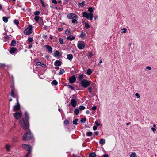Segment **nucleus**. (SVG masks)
<instances>
[{
	"mask_svg": "<svg viewBox=\"0 0 157 157\" xmlns=\"http://www.w3.org/2000/svg\"><path fill=\"white\" fill-rule=\"evenodd\" d=\"M25 116L26 117V119L23 118H21L20 120L19 123L21 127L25 130L29 129V124L28 120L29 117L28 113L27 111L25 112Z\"/></svg>",
	"mask_w": 157,
	"mask_h": 157,
	"instance_id": "1",
	"label": "nucleus"
},
{
	"mask_svg": "<svg viewBox=\"0 0 157 157\" xmlns=\"http://www.w3.org/2000/svg\"><path fill=\"white\" fill-rule=\"evenodd\" d=\"M33 136L30 131H28L25 133L23 136L22 139L24 141H27L29 140L32 138Z\"/></svg>",
	"mask_w": 157,
	"mask_h": 157,
	"instance_id": "2",
	"label": "nucleus"
},
{
	"mask_svg": "<svg viewBox=\"0 0 157 157\" xmlns=\"http://www.w3.org/2000/svg\"><path fill=\"white\" fill-rule=\"evenodd\" d=\"M90 81L84 79L81 81L80 84L83 87L86 88L90 84Z\"/></svg>",
	"mask_w": 157,
	"mask_h": 157,
	"instance_id": "3",
	"label": "nucleus"
},
{
	"mask_svg": "<svg viewBox=\"0 0 157 157\" xmlns=\"http://www.w3.org/2000/svg\"><path fill=\"white\" fill-rule=\"evenodd\" d=\"M83 16L86 17L88 19L91 20L93 19V14L92 13H88L87 12H84L83 13Z\"/></svg>",
	"mask_w": 157,
	"mask_h": 157,
	"instance_id": "4",
	"label": "nucleus"
},
{
	"mask_svg": "<svg viewBox=\"0 0 157 157\" xmlns=\"http://www.w3.org/2000/svg\"><path fill=\"white\" fill-rule=\"evenodd\" d=\"M32 26L31 25L27 28V29L24 31V34L26 35H29L32 33Z\"/></svg>",
	"mask_w": 157,
	"mask_h": 157,
	"instance_id": "5",
	"label": "nucleus"
},
{
	"mask_svg": "<svg viewBox=\"0 0 157 157\" xmlns=\"http://www.w3.org/2000/svg\"><path fill=\"white\" fill-rule=\"evenodd\" d=\"M67 17L69 19H78V17L76 15L72 13L68 14L67 15Z\"/></svg>",
	"mask_w": 157,
	"mask_h": 157,
	"instance_id": "6",
	"label": "nucleus"
},
{
	"mask_svg": "<svg viewBox=\"0 0 157 157\" xmlns=\"http://www.w3.org/2000/svg\"><path fill=\"white\" fill-rule=\"evenodd\" d=\"M21 113L19 112H16L13 114L14 117L17 119L20 118L21 117Z\"/></svg>",
	"mask_w": 157,
	"mask_h": 157,
	"instance_id": "7",
	"label": "nucleus"
},
{
	"mask_svg": "<svg viewBox=\"0 0 157 157\" xmlns=\"http://www.w3.org/2000/svg\"><path fill=\"white\" fill-rule=\"evenodd\" d=\"M76 78L75 75L71 76L69 78V81L70 83L72 84L75 82Z\"/></svg>",
	"mask_w": 157,
	"mask_h": 157,
	"instance_id": "8",
	"label": "nucleus"
},
{
	"mask_svg": "<svg viewBox=\"0 0 157 157\" xmlns=\"http://www.w3.org/2000/svg\"><path fill=\"white\" fill-rule=\"evenodd\" d=\"M17 104L15 105L14 107V111H18L20 109V105L18 102V99H17Z\"/></svg>",
	"mask_w": 157,
	"mask_h": 157,
	"instance_id": "9",
	"label": "nucleus"
},
{
	"mask_svg": "<svg viewBox=\"0 0 157 157\" xmlns=\"http://www.w3.org/2000/svg\"><path fill=\"white\" fill-rule=\"evenodd\" d=\"M71 103L73 107H75L77 105V102L75 99H73L71 100Z\"/></svg>",
	"mask_w": 157,
	"mask_h": 157,
	"instance_id": "10",
	"label": "nucleus"
},
{
	"mask_svg": "<svg viewBox=\"0 0 157 157\" xmlns=\"http://www.w3.org/2000/svg\"><path fill=\"white\" fill-rule=\"evenodd\" d=\"M45 48L47 49L49 53H51L52 52V48L51 46L46 45H45Z\"/></svg>",
	"mask_w": 157,
	"mask_h": 157,
	"instance_id": "11",
	"label": "nucleus"
},
{
	"mask_svg": "<svg viewBox=\"0 0 157 157\" xmlns=\"http://www.w3.org/2000/svg\"><path fill=\"white\" fill-rule=\"evenodd\" d=\"M85 45L83 44L79 43L78 44V48L80 49H82L85 47Z\"/></svg>",
	"mask_w": 157,
	"mask_h": 157,
	"instance_id": "12",
	"label": "nucleus"
},
{
	"mask_svg": "<svg viewBox=\"0 0 157 157\" xmlns=\"http://www.w3.org/2000/svg\"><path fill=\"white\" fill-rule=\"evenodd\" d=\"M10 87L11 88V95L12 97H14L15 88L12 85Z\"/></svg>",
	"mask_w": 157,
	"mask_h": 157,
	"instance_id": "13",
	"label": "nucleus"
},
{
	"mask_svg": "<svg viewBox=\"0 0 157 157\" xmlns=\"http://www.w3.org/2000/svg\"><path fill=\"white\" fill-rule=\"evenodd\" d=\"M62 64V62L59 60H56L54 62V65L56 66H60Z\"/></svg>",
	"mask_w": 157,
	"mask_h": 157,
	"instance_id": "14",
	"label": "nucleus"
},
{
	"mask_svg": "<svg viewBox=\"0 0 157 157\" xmlns=\"http://www.w3.org/2000/svg\"><path fill=\"white\" fill-rule=\"evenodd\" d=\"M17 49L14 47H12L9 51V52L11 54H14L15 53L16 51H17Z\"/></svg>",
	"mask_w": 157,
	"mask_h": 157,
	"instance_id": "15",
	"label": "nucleus"
},
{
	"mask_svg": "<svg viewBox=\"0 0 157 157\" xmlns=\"http://www.w3.org/2000/svg\"><path fill=\"white\" fill-rule=\"evenodd\" d=\"M67 59L70 60V61H71L73 57V56L72 54H68L67 55Z\"/></svg>",
	"mask_w": 157,
	"mask_h": 157,
	"instance_id": "16",
	"label": "nucleus"
},
{
	"mask_svg": "<svg viewBox=\"0 0 157 157\" xmlns=\"http://www.w3.org/2000/svg\"><path fill=\"white\" fill-rule=\"evenodd\" d=\"M105 143V140L103 138L101 139L99 141V143L101 144H104Z\"/></svg>",
	"mask_w": 157,
	"mask_h": 157,
	"instance_id": "17",
	"label": "nucleus"
},
{
	"mask_svg": "<svg viewBox=\"0 0 157 157\" xmlns=\"http://www.w3.org/2000/svg\"><path fill=\"white\" fill-rule=\"evenodd\" d=\"M16 44V41L14 40H13L10 44V45L12 46H14Z\"/></svg>",
	"mask_w": 157,
	"mask_h": 157,
	"instance_id": "18",
	"label": "nucleus"
},
{
	"mask_svg": "<svg viewBox=\"0 0 157 157\" xmlns=\"http://www.w3.org/2000/svg\"><path fill=\"white\" fill-rule=\"evenodd\" d=\"M59 52L58 51L56 50L54 53V56L56 57H57L59 55Z\"/></svg>",
	"mask_w": 157,
	"mask_h": 157,
	"instance_id": "19",
	"label": "nucleus"
},
{
	"mask_svg": "<svg viewBox=\"0 0 157 157\" xmlns=\"http://www.w3.org/2000/svg\"><path fill=\"white\" fill-rule=\"evenodd\" d=\"M31 150H32L31 147L30 146H29L27 148V150L28 151V153H29L30 154V153H31Z\"/></svg>",
	"mask_w": 157,
	"mask_h": 157,
	"instance_id": "20",
	"label": "nucleus"
},
{
	"mask_svg": "<svg viewBox=\"0 0 157 157\" xmlns=\"http://www.w3.org/2000/svg\"><path fill=\"white\" fill-rule=\"evenodd\" d=\"M2 19L4 22L7 23L8 21V18L6 17H3Z\"/></svg>",
	"mask_w": 157,
	"mask_h": 157,
	"instance_id": "21",
	"label": "nucleus"
},
{
	"mask_svg": "<svg viewBox=\"0 0 157 157\" xmlns=\"http://www.w3.org/2000/svg\"><path fill=\"white\" fill-rule=\"evenodd\" d=\"M78 121V119L76 118L72 122L73 124L74 125H77L78 124L77 122Z\"/></svg>",
	"mask_w": 157,
	"mask_h": 157,
	"instance_id": "22",
	"label": "nucleus"
},
{
	"mask_svg": "<svg viewBox=\"0 0 157 157\" xmlns=\"http://www.w3.org/2000/svg\"><path fill=\"white\" fill-rule=\"evenodd\" d=\"M75 39V37L73 36L71 37V36H69L67 38V40H69L70 41H72L73 40Z\"/></svg>",
	"mask_w": 157,
	"mask_h": 157,
	"instance_id": "23",
	"label": "nucleus"
},
{
	"mask_svg": "<svg viewBox=\"0 0 157 157\" xmlns=\"http://www.w3.org/2000/svg\"><path fill=\"white\" fill-rule=\"evenodd\" d=\"M96 156V154L94 152L90 153L89 155V157H95Z\"/></svg>",
	"mask_w": 157,
	"mask_h": 157,
	"instance_id": "24",
	"label": "nucleus"
},
{
	"mask_svg": "<svg viewBox=\"0 0 157 157\" xmlns=\"http://www.w3.org/2000/svg\"><path fill=\"white\" fill-rule=\"evenodd\" d=\"M40 25H42L44 24L43 21V19H40L39 21H38V22Z\"/></svg>",
	"mask_w": 157,
	"mask_h": 157,
	"instance_id": "25",
	"label": "nucleus"
},
{
	"mask_svg": "<svg viewBox=\"0 0 157 157\" xmlns=\"http://www.w3.org/2000/svg\"><path fill=\"white\" fill-rule=\"evenodd\" d=\"M86 33H84L83 32H82L79 36L82 38H83V37H84L86 36Z\"/></svg>",
	"mask_w": 157,
	"mask_h": 157,
	"instance_id": "26",
	"label": "nucleus"
},
{
	"mask_svg": "<svg viewBox=\"0 0 157 157\" xmlns=\"http://www.w3.org/2000/svg\"><path fill=\"white\" fill-rule=\"evenodd\" d=\"M92 73V71L91 69H88L87 71V74L88 75H90Z\"/></svg>",
	"mask_w": 157,
	"mask_h": 157,
	"instance_id": "27",
	"label": "nucleus"
},
{
	"mask_svg": "<svg viewBox=\"0 0 157 157\" xmlns=\"http://www.w3.org/2000/svg\"><path fill=\"white\" fill-rule=\"evenodd\" d=\"M84 75L83 74H82L80 75L78 78V80L81 81L82 79L84 78Z\"/></svg>",
	"mask_w": 157,
	"mask_h": 157,
	"instance_id": "28",
	"label": "nucleus"
},
{
	"mask_svg": "<svg viewBox=\"0 0 157 157\" xmlns=\"http://www.w3.org/2000/svg\"><path fill=\"white\" fill-rule=\"evenodd\" d=\"M34 19L37 22H38V21H39L40 19H39V16H36L35 17Z\"/></svg>",
	"mask_w": 157,
	"mask_h": 157,
	"instance_id": "29",
	"label": "nucleus"
},
{
	"mask_svg": "<svg viewBox=\"0 0 157 157\" xmlns=\"http://www.w3.org/2000/svg\"><path fill=\"white\" fill-rule=\"evenodd\" d=\"M5 148L8 151H10V145L8 144L6 145L5 146Z\"/></svg>",
	"mask_w": 157,
	"mask_h": 157,
	"instance_id": "30",
	"label": "nucleus"
},
{
	"mask_svg": "<svg viewBox=\"0 0 157 157\" xmlns=\"http://www.w3.org/2000/svg\"><path fill=\"white\" fill-rule=\"evenodd\" d=\"M79 112V110L77 109H75L74 111V113L76 115H78Z\"/></svg>",
	"mask_w": 157,
	"mask_h": 157,
	"instance_id": "31",
	"label": "nucleus"
},
{
	"mask_svg": "<svg viewBox=\"0 0 157 157\" xmlns=\"http://www.w3.org/2000/svg\"><path fill=\"white\" fill-rule=\"evenodd\" d=\"M86 120V118H82L81 119L80 122L81 123H85Z\"/></svg>",
	"mask_w": 157,
	"mask_h": 157,
	"instance_id": "32",
	"label": "nucleus"
},
{
	"mask_svg": "<svg viewBox=\"0 0 157 157\" xmlns=\"http://www.w3.org/2000/svg\"><path fill=\"white\" fill-rule=\"evenodd\" d=\"M85 109V107L83 106L80 105L79 107V110H82Z\"/></svg>",
	"mask_w": 157,
	"mask_h": 157,
	"instance_id": "33",
	"label": "nucleus"
},
{
	"mask_svg": "<svg viewBox=\"0 0 157 157\" xmlns=\"http://www.w3.org/2000/svg\"><path fill=\"white\" fill-rule=\"evenodd\" d=\"M65 34L66 35H71V32L70 30H67L65 31Z\"/></svg>",
	"mask_w": 157,
	"mask_h": 157,
	"instance_id": "34",
	"label": "nucleus"
},
{
	"mask_svg": "<svg viewBox=\"0 0 157 157\" xmlns=\"http://www.w3.org/2000/svg\"><path fill=\"white\" fill-rule=\"evenodd\" d=\"M64 72H65L64 70L63 69H62L60 70V72H59V75H62Z\"/></svg>",
	"mask_w": 157,
	"mask_h": 157,
	"instance_id": "35",
	"label": "nucleus"
},
{
	"mask_svg": "<svg viewBox=\"0 0 157 157\" xmlns=\"http://www.w3.org/2000/svg\"><path fill=\"white\" fill-rule=\"evenodd\" d=\"M52 83L55 86L57 85L58 84V82L56 80H53L52 82Z\"/></svg>",
	"mask_w": 157,
	"mask_h": 157,
	"instance_id": "36",
	"label": "nucleus"
},
{
	"mask_svg": "<svg viewBox=\"0 0 157 157\" xmlns=\"http://www.w3.org/2000/svg\"><path fill=\"white\" fill-rule=\"evenodd\" d=\"M92 132H88L86 133L87 135L88 136H91L92 135Z\"/></svg>",
	"mask_w": 157,
	"mask_h": 157,
	"instance_id": "37",
	"label": "nucleus"
},
{
	"mask_svg": "<svg viewBox=\"0 0 157 157\" xmlns=\"http://www.w3.org/2000/svg\"><path fill=\"white\" fill-rule=\"evenodd\" d=\"M67 86L69 88L71 89V90H75V89L74 88V87H73L72 86L68 85H67Z\"/></svg>",
	"mask_w": 157,
	"mask_h": 157,
	"instance_id": "38",
	"label": "nucleus"
},
{
	"mask_svg": "<svg viewBox=\"0 0 157 157\" xmlns=\"http://www.w3.org/2000/svg\"><path fill=\"white\" fill-rule=\"evenodd\" d=\"M29 145L26 144H23L22 145V147L24 148V149H26L27 148V147H28Z\"/></svg>",
	"mask_w": 157,
	"mask_h": 157,
	"instance_id": "39",
	"label": "nucleus"
},
{
	"mask_svg": "<svg viewBox=\"0 0 157 157\" xmlns=\"http://www.w3.org/2000/svg\"><path fill=\"white\" fill-rule=\"evenodd\" d=\"M76 19H72L73 20L72 21V22L73 23H75V24H77L78 22H77V20H76Z\"/></svg>",
	"mask_w": 157,
	"mask_h": 157,
	"instance_id": "40",
	"label": "nucleus"
},
{
	"mask_svg": "<svg viewBox=\"0 0 157 157\" xmlns=\"http://www.w3.org/2000/svg\"><path fill=\"white\" fill-rule=\"evenodd\" d=\"M130 157H137V156L135 153H133L131 154Z\"/></svg>",
	"mask_w": 157,
	"mask_h": 157,
	"instance_id": "41",
	"label": "nucleus"
},
{
	"mask_svg": "<svg viewBox=\"0 0 157 157\" xmlns=\"http://www.w3.org/2000/svg\"><path fill=\"white\" fill-rule=\"evenodd\" d=\"M88 11L90 13H92L93 11L92 8L91 7H89L88 9Z\"/></svg>",
	"mask_w": 157,
	"mask_h": 157,
	"instance_id": "42",
	"label": "nucleus"
},
{
	"mask_svg": "<svg viewBox=\"0 0 157 157\" xmlns=\"http://www.w3.org/2000/svg\"><path fill=\"white\" fill-rule=\"evenodd\" d=\"M40 14V12L39 11H36L34 13V14L36 16H37L39 15Z\"/></svg>",
	"mask_w": 157,
	"mask_h": 157,
	"instance_id": "43",
	"label": "nucleus"
},
{
	"mask_svg": "<svg viewBox=\"0 0 157 157\" xmlns=\"http://www.w3.org/2000/svg\"><path fill=\"white\" fill-rule=\"evenodd\" d=\"M85 27L86 29H88L90 28V26L88 23H86L85 24Z\"/></svg>",
	"mask_w": 157,
	"mask_h": 157,
	"instance_id": "44",
	"label": "nucleus"
},
{
	"mask_svg": "<svg viewBox=\"0 0 157 157\" xmlns=\"http://www.w3.org/2000/svg\"><path fill=\"white\" fill-rule=\"evenodd\" d=\"M64 124L65 125H67L69 124V121L65 120L64 121Z\"/></svg>",
	"mask_w": 157,
	"mask_h": 157,
	"instance_id": "45",
	"label": "nucleus"
},
{
	"mask_svg": "<svg viewBox=\"0 0 157 157\" xmlns=\"http://www.w3.org/2000/svg\"><path fill=\"white\" fill-rule=\"evenodd\" d=\"M40 0L41 2V3L42 4V6L44 7H45V5L44 3V2L43 1V0Z\"/></svg>",
	"mask_w": 157,
	"mask_h": 157,
	"instance_id": "46",
	"label": "nucleus"
},
{
	"mask_svg": "<svg viewBox=\"0 0 157 157\" xmlns=\"http://www.w3.org/2000/svg\"><path fill=\"white\" fill-rule=\"evenodd\" d=\"M122 30H123V31L121 33H125L127 31V29L125 28H122L121 29Z\"/></svg>",
	"mask_w": 157,
	"mask_h": 157,
	"instance_id": "47",
	"label": "nucleus"
},
{
	"mask_svg": "<svg viewBox=\"0 0 157 157\" xmlns=\"http://www.w3.org/2000/svg\"><path fill=\"white\" fill-rule=\"evenodd\" d=\"M33 40L32 38H29L28 39V41L29 42H31Z\"/></svg>",
	"mask_w": 157,
	"mask_h": 157,
	"instance_id": "48",
	"label": "nucleus"
},
{
	"mask_svg": "<svg viewBox=\"0 0 157 157\" xmlns=\"http://www.w3.org/2000/svg\"><path fill=\"white\" fill-rule=\"evenodd\" d=\"M63 39L62 38H60L59 39V41L60 43L62 44H63Z\"/></svg>",
	"mask_w": 157,
	"mask_h": 157,
	"instance_id": "49",
	"label": "nucleus"
},
{
	"mask_svg": "<svg viewBox=\"0 0 157 157\" xmlns=\"http://www.w3.org/2000/svg\"><path fill=\"white\" fill-rule=\"evenodd\" d=\"M14 23L17 25H18L19 23V21L16 19L14 20Z\"/></svg>",
	"mask_w": 157,
	"mask_h": 157,
	"instance_id": "50",
	"label": "nucleus"
},
{
	"mask_svg": "<svg viewBox=\"0 0 157 157\" xmlns=\"http://www.w3.org/2000/svg\"><path fill=\"white\" fill-rule=\"evenodd\" d=\"M93 56V54H92L91 52H90L89 53V54L88 55H87V56L88 57H92V56Z\"/></svg>",
	"mask_w": 157,
	"mask_h": 157,
	"instance_id": "51",
	"label": "nucleus"
},
{
	"mask_svg": "<svg viewBox=\"0 0 157 157\" xmlns=\"http://www.w3.org/2000/svg\"><path fill=\"white\" fill-rule=\"evenodd\" d=\"M95 124H96V126H99L101 125V124L98 123V121H97L95 122Z\"/></svg>",
	"mask_w": 157,
	"mask_h": 157,
	"instance_id": "52",
	"label": "nucleus"
},
{
	"mask_svg": "<svg viewBox=\"0 0 157 157\" xmlns=\"http://www.w3.org/2000/svg\"><path fill=\"white\" fill-rule=\"evenodd\" d=\"M84 3H85L84 2H82L81 3H80V6L82 7L84 6L85 5V4Z\"/></svg>",
	"mask_w": 157,
	"mask_h": 157,
	"instance_id": "53",
	"label": "nucleus"
},
{
	"mask_svg": "<svg viewBox=\"0 0 157 157\" xmlns=\"http://www.w3.org/2000/svg\"><path fill=\"white\" fill-rule=\"evenodd\" d=\"M52 2L53 3L55 4H56L57 3L56 0H52Z\"/></svg>",
	"mask_w": 157,
	"mask_h": 157,
	"instance_id": "54",
	"label": "nucleus"
},
{
	"mask_svg": "<svg viewBox=\"0 0 157 157\" xmlns=\"http://www.w3.org/2000/svg\"><path fill=\"white\" fill-rule=\"evenodd\" d=\"M135 95L136 96L137 98H140V95H139V94L138 93H136L135 94Z\"/></svg>",
	"mask_w": 157,
	"mask_h": 157,
	"instance_id": "55",
	"label": "nucleus"
},
{
	"mask_svg": "<svg viewBox=\"0 0 157 157\" xmlns=\"http://www.w3.org/2000/svg\"><path fill=\"white\" fill-rule=\"evenodd\" d=\"M40 66L43 67H45L46 66L45 64L43 63H41Z\"/></svg>",
	"mask_w": 157,
	"mask_h": 157,
	"instance_id": "56",
	"label": "nucleus"
},
{
	"mask_svg": "<svg viewBox=\"0 0 157 157\" xmlns=\"http://www.w3.org/2000/svg\"><path fill=\"white\" fill-rule=\"evenodd\" d=\"M88 89L89 90V92L90 93H92V87H89L88 88Z\"/></svg>",
	"mask_w": 157,
	"mask_h": 157,
	"instance_id": "57",
	"label": "nucleus"
},
{
	"mask_svg": "<svg viewBox=\"0 0 157 157\" xmlns=\"http://www.w3.org/2000/svg\"><path fill=\"white\" fill-rule=\"evenodd\" d=\"M41 64V63L40 62H36V64L37 66H39V65L40 66V65Z\"/></svg>",
	"mask_w": 157,
	"mask_h": 157,
	"instance_id": "58",
	"label": "nucleus"
},
{
	"mask_svg": "<svg viewBox=\"0 0 157 157\" xmlns=\"http://www.w3.org/2000/svg\"><path fill=\"white\" fill-rule=\"evenodd\" d=\"M3 38L6 39H9V37L7 35H6L5 36H4L3 37Z\"/></svg>",
	"mask_w": 157,
	"mask_h": 157,
	"instance_id": "59",
	"label": "nucleus"
},
{
	"mask_svg": "<svg viewBox=\"0 0 157 157\" xmlns=\"http://www.w3.org/2000/svg\"><path fill=\"white\" fill-rule=\"evenodd\" d=\"M63 28L59 27L58 28V31H62V30H63Z\"/></svg>",
	"mask_w": 157,
	"mask_h": 157,
	"instance_id": "60",
	"label": "nucleus"
},
{
	"mask_svg": "<svg viewBox=\"0 0 157 157\" xmlns=\"http://www.w3.org/2000/svg\"><path fill=\"white\" fill-rule=\"evenodd\" d=\"M97 109V107L96 106H94L92 107V109L93 110H95Z\"/></svg>",
	"mask_w": 157,
	"mask_h": 157,
	"instance_id": "61",
	"label": "nucleus"
},
{
	"mask_svg": "<svg viewBox=\"0 0 157 157\" xmlns=\"http://www.w3.org/2000/svg\"><path fill=\"white\" fill-rule=\"evenodd\" d=\"M93 129L94 130H97V126H94L93 127Z\"/></svg>",
	"mask_w": 157,
	"mask_h": 157,
	"instance_id": "62",
	"label": "nucleus"
},
{
	"mask_svg": "<svg viewBox=\"0 0 157 157\" xmlns=\"http://www.w3.org/2000/svg\"><path fill=\"white\" fill-rule=\"evenodd\" d=\"M151 129L153 132H155L156 131V129H155L154 127H152L151 128Z\"/></svg>",
	"mask_w": 157,
	"mask_h": 157,
	"instance_id": "63",
	"label": "nucleus"
},
{
	"mask_svg": "<svg viewBox=\"0 0 157 157\" xmlns=\"http://www.w3.org/2000/svg\"><path fill=\"white\" fill-rule=\"evenodd\" d=\"M103 157H109V156L107 154H105L103 155Z\"/></svg>",
	"mask_w": 157,
	"mask_h": 157,
	"instance_id": "64",
	"label": "nucleus"
}]
</instances>
